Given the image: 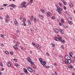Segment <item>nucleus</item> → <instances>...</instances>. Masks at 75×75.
Wrapping results in <instances>:
<instances>
[{"instance_id":"052dcab7","label":"nucleus","mask_w":75,"mask_h":75,"mask_svg":"<svg viewBox=\"0 0 75 75\" xmlns=\"http://www.w3.org/2000/svg\"><path fill=\"white\" fill-rule=\"evenodd\" d=\"M62 1L64 3L65 2V1L64 0H62Z\"/></svg>"},{"instance_id":"e433bc0d","label":"nucleus","mask_w":75,"mask_h":75,"mask_svg":"<svg viewBox=\"0 0 75 75\" xmlns=\"http://www.w3.org/2000/svg\"><path fill=\"white\" fill-rule=\"evenodd\" d=\"M13 60L14 61H15V62H17V59H14Z\"/></svg>"},{"instance_id":"1a4fd4ad","label":"nucleus","mask_w":75,"mask_h":75,"mask_svg":"<svg viewBox=\"0 0 75 75\" xmlns=\"http://www.w3.org/2000/svg\"><path fill=\"white\" fill-rule=\"evenodd\" d=\"M24 72L25 74H28V71H27V69H24Z\"/></svg>"},{"instance_id":"6e6552de","label":"nucleus","mask_w":75,"mask_h":75,"mask_svg":"<svg viewBox=\"0 0 75 75\" xmlns=\"http://www.w3.org/2000/svg\"><path fill=\"white\" fill-rule=\"evenodd\" d=\"M7 65L8 67H11V64L9 62H7Z\"/></svg>"},{"instance_id":"de8ad7c7","label":"nucleus","mask_w":75,"mask_h":75,"mask_svg":"<svg viewBox=\"0 0 75 75\" xmlns=\"http://www.w3.org/2000/svg\"><path fill=\"white\" fill-rule=\"evenodd\" d=\"M16 43L18 44V45H19V44H20V43L19 42H16Z\"/></svg>"},{"instance_id":"412c9836","label":"nucleus","mask_w":75,"mask_h":75,"mask_svg":"<svg viewBox=\"0 0 75 75\" xmlns=\"http://www.w3.org/2000/svg\"><path fill=\"white\" fill-rule=\"evenodd\" d=\"M69 24L70 25H71L72 24V22L71 21H69Z\"/></svg>"},{"instance_id":"7ed1b4c3","label":"nucleus","mask_w":75,"mask_h":75,"mask_svg":"<svg viewBox=\"0 0 75 75\" xmlns=\"http://www.w3.org/2000/svg\"><path fill=\"white\" fill-rule=\"evenodd\" d=\"M25 2L24 1H23L22 2L21 4V6L22 7H25V8H26L27 7V6H25Z\"/></svg>"},{"instance_id":"13d9d810","label":"nucleus","mask_w":75,"mask_h":75,"mask_svg":"<svg viewBox=\"0 0 75 75\" xmlns=\"http://www.w3.org/2000/svg\"><path fill=\"white\" fill-rule=\"evenodd\" d=\"M19 30H18L16 31V33H19Z\"/></svg>"},{"instance_id":"8fccbe9b","label":"nucleus","mask_w":75,"mask_h":75,"mask_svg":"<svg viewBox=\"0 0 75 75\" xmlns=\"http://www.w3.org/2000/svg\"><path fill=\"white\" fill-rule=\"evenodd\" d=\"M45 64H42L43 66V67H46V65H45Z\"/></svg>"},{"instance_id":"338daca9","label":"nucleus","mask_w":75,"mask_h":75,"mask_svg":"<svg viewBox=\"0 0 75 75\" xmlns=\"http://www.w3.org/2000/svg\"><path fill=\"white\" fill-rule=\"evenodd\" d=\"M54 74H55V75H57V72H54Z\"/></svg>"},{"instance_id":"4468645a","label":"nucleus","mask_w":75,"mask_h":75,"mask_svg":"<svg viewBox=\"0 0 75 75\" xmlns=\"http://www.w3.org/2000/svg\"><path fill=\"white\" fill-rule=\"evenodd\" d=\"M54 40L56 41H59V38H54Z\"/></svg>"},{"instance_id":"9b49d317","label":"nucleus","mask_w":75,"mask_h":75,"mask_svg":"<svg viewBox=\"0 0 75 75\" xmlns=\"http://www.w3.org/2000/svg\"><path fill=\"white\" fill-rule=\"evenodd\" d=\"M14 24H15L16 26H18V23H17V21H15L14 22Z\"/></svg>"},{"instance_id":"aec40b11","label":"nucleus","mask_w":75,"mask_h":75,"mask_svg":"<svg viewBox=\"0 0 75 75\" xmlns=\"http://www.w3.org/2000/svg\"><path fill=\"white\" fill-rule=\"evenodd\" d=\"M60 41L61 42H65V40H61Z\"/></svg>"},{"instance_id":"2eb2a0df","label":"nucleus","mask_w":75,"mask_h":75,"mask_svg":"<svg viewBox=\"0 0 75 75\" xmlns=\"http://www.w3.org/2000/svg\"><path fill=\"white\" fill-rule=\"evenodd\" d=\"M40 11H41V12H42V13H45V10H44V9H41L40 10Z\"/></svg>"},{"instance_id":"774afa93","label":"nucleus","mask_w":75,"mask_h":75,"mask_svg":"<svg viewBox=\"0 0 75 75\" xmlns=\"http://www.w3.org/2000/svg\"><path fill=\"white\" fill-rule=\"evenodd\" d=\"M1 45H2V46H4V44H1Z\"/></svg>"},{"instance_id":"4c0bfd02","label":"nucleus","mask_w":75,"mask_h":75,"mask_svg":"<svg viewBox=\"0 0 75 75\" xmlns=\"http://www.w3.org/2000/svg\"><path fill=\"white\" fill-rule=\"evenodd\" d=\"M59 58H62V56L60 55H59Z\"/></svg>"},{"instance_id":"a18cd8bd","label":"nucleus","mask_w":75,"mask_h":75,"mask_svg":"<svg viewBox=\"0 0 75 75\" xmlns=\"http://www.w3.org/2000/svg\"><path fill=\"white\" fill-rule=\"evenodd\" d=\"M41 59H41V58H40L39 59V60L40 62H41L42 61V60Z\"/></svg>"},{"instance_id":"4be33fe9","label":"nucleus","mask_w":75,"mask_h":75,"mask_svg":"<svg viewBox=\"0 0 75 75\" xmlns=\"http://www.w3.org/2000/svg\"><path fill=\"white\" fill-rule=\"evenodd\" d=\"M68 68H73V67L71 65H70L68 66Z\"/></svg>"},{"instance_id":"680f3d73","label":"nucleus","mask_w":75,"mask_h":75,"mask_svg":"<svg viewBox=\"0 0 75 75\" xmlns=\"http://www.w3.org/2000/svg\"><path fill=\"white\" fill-rule=\"evenodd\" d=\"M46 55H49V53L48 52H46Z\"/></svg>"},{"instance_id":"58836bf2","label":"nucleus","mask_w":75,"mask_h":75,"mask_svg":"<svg viewBox=\"0 0 75 75\" xmlns=\"http://www.w3.org/2000/svg\"><path fill=\"white\" fill-rule=\"evenodd\" d=\"M41 64H42V65H43L44 64L43 62V61H42L41 62H40Z\"/></svg>"},{"instance_id":"37998d69","label":"nucleus","mask_w":75,"mask_h":75,"mask_svg":"<svg viewBox=\"0 0 75 75\" xmlns=\"http://www.w3.org/2000/svg\"><path fill=\"white\" fill-rule=\"evenodd\" d=\"M59 24L60 25V26H62V23L60 22L59 23Z\"/></svg>"},{"instance_id":"39448f33","label":"nucleus","mask_w":75,"mask_h":75,"mask_svg":"<svg viewBox=\"0 0 75 75\" xmlns=\"http://www.w3.org/2000/svg\"><path fill=\"white\" fill-rule=\"evenodd\" d=\"M27 69L29 72H33V69L30 67L28 68Z\"/></svg>"},{"instance_id":"bb28decb","label":"nucleus","mask_w":75,"mask_h":75,"mask_svg":"<svg viewBox=\"0 0 75 75\" xmlns=\"http://www.w3.org/2000/svg\"><path fill=\"white\" fill-rule=\"evenodd\" d=\"M5 54H9L8 52L7 51H5Z\"/></svg>"},{"instance_id":"423d86ee","label":"nucleus","mask_w":75,"mask_h":75,"mask_svg":"<svg viewBox=\"0 0 75 75\" xmlns=\"http://www.w3.org/2000/svg\"><path fill=\"white\" fill-rule=\"evenodd\" d=\"M54 32L56 33H59V30L57 29L56 28L54 30Z\"/></svg>"},{"instance_id":"20e7f679","label":"nucleus","mask_w":75,"mask_h":75,"mask_svg":"<svg viewBox=\"0 0 75 75\" xmlns=\"http://www.w3.org/2000/svg\"><path fill=\"white\" fill-rule=\"evenodd\" d=\"M9 7H12L13 8H15L16 7V6L13 4H11V5H9Z\"/></svg>"},{"instance_id":"6ab92c4d","label":"nucleus","mask_w":75,"mask_h":75,"mask_svg":"<svg viewBox=\"0 0 75 75\" xmlns=\"http://www.w3.org/2000/svg\"><path fill=\"white\" fill-rule=\"evenodd\" d=\"M39 17L40 18H41V19H42V18H44V17L41 15L39 16Z\"/></svg>"},{"instance_id":"a19ab883","label":"nucleus","mask_w":75,"mask_h":75,"mask_svg":"<svg viewBox=\"0 0 75 75\" xmlns=\"http://www.w3.org/2000/svg\"><path fill=\"white\" fill-rule=\"evenodd\" d=\"M3 5L4 6H7V4H4Z\"/></svg>"},{"instance_id":"0eeeda50","label":"nucleus","mask_w":75,"mask_h":75,"mask_svg":"<svg viewBox=\"0 0 75 75\" xmlns=\"http://www.w3.org/2000/svg\"><path fill=\"white\" fill-rule=\"evenodd\" d=\"M59 31L60 32V33H61V34H64V31L60 29H59Z\"/></svg>"},{"instance_id":"f3484780","label":"nucleus","mask_w":75,"mask_h":75,"mask_svg":"<svg viewBox=\"0 0 75 75\" xmlns=\"http://www.w3.org/2000/svg\"><path fill=\"white\" fill-rule=\"evenodd\" d=\"M69 56H70V57H72V55H73V54H72V52H71L69 53Z\"/></svg>"},{"instance_id":"3c124183","label":"nucleus","mask_w":75,"mask_h":75,"mask_svg":"<svg viewBox=\"0 0 75 75\" xmlns=\"http://www.w3.org/2000/svg\"><path fill=\"white\" fill-rule=\"evenodd\" d=\"M32 44H33V46H35V43H32Z\"/></svg>"},{"instance_id":"dca6fc26","label":"nucleus","mask_w":75,"mask_h":75,"mask_svg":"<svg viewBox=\"0 0 75 75\" xmlns=\"http://www.w3.org/2000/svg\"><path fill=\"white\" fill-rule=\"evenodd\" d=\"M69 6L70 7H73V5L72 4H69Z\"/></svg>"},{"instance_id":"603ef678","label":"nucleus","mask_w":75,"mask_h":75,"mask_svg":"<svg viewBox=\"0 0 75 75\" xmlns=\"http://www.w3.org/2000/svg\"><path fill=\"white\" fill-rule=\"evenodd\" d=\"M33 19L32 18H30V21H33Z\"/></svg>"},{"instance_id":"ea45409f","label":"nucleus","mask_w":75,"mask_h":75,"mask_svg":"<svg viewBox=\"0 0 75 75\" xmlns=\"http://www.w3.org/2000/svg\"><path fill=\"white\" fill-rule=\"evenodd\" d=\"M64 10H66L67 9V8H66V7L65 6H64Z\"/></svg>"},{"instance_id":"f8f14e48","label":"nucleus","mask_w":75,"mask_h":75,"mask_svg":"<svg viewBox=\"0 0 75 75\" xmlns=\"http://www.w3.org/2000/svg\"><path fill=\"white\" fill-rule=\"evenodd\" d=\"M28 59H27V61L29 62V61H31V59L30 58V57H28Z\"/></svg>"},{"instance_id":"79ce46f5","label":"nucleus","mask_w":75,"mask_h":75,"mask_svg":"<svg viewBox=\"0 0 75 75\" xmlns=\"http://www.w3.org/2000/svg\"><path fill=\"white\" fill-rule=\"evenodd\" d=\"M59 40L60 41H61V40H62V38L61 37H59Z\"/></svg>"},{"instance_id":"c756f323","label":"nucleus","mask_w":75,"mask_h":75,"mask_svg":"<svg viewBox=\"0 0 75 75\" xmlns=\"http://www.w3.org/2000/svg\"><path fill=\"white\" fill-rule=\"evenodd\" d=\"M10 53L11 54V55H13L14 53L12 52H10Z\"/></svg>"},{"instance_id":"864d4df0","label":"nucleus","mask_w":75,"mask_h":75,"mask_svg":"<svg viewBox=\"0 0 75 75\" xmlns=\"http://www.w3.org/2000/svg\"><path fill=\"white\" fill-rule=\"evenodd\" d=\"M6 17L7 18H9V16H8V15H6Z\"/></svg>"},{"instance_id":"4d7b16f0","label":"nucleus","mask_w":75,"mask_h":75,"mask_svg":"<svg viewBox=\"0 0 75 75\" xmlns=\"http://www.w3.org/2000/svg\"><path fill=\"white\" fill-rule=\"evenodd\" d=\"M46 68H50V66H47L46 67Z\"/></svg>"},{"instance_id":"cd10ccee","label":"nucleus","mask_w":75,"mask_h":75,"mask_svg":"<svg viewBox=\"0 0 75 75\" xmlns=\"http://www.w3.org/2000/svg\"><path fill=\"white\" fill-rule=\"evenodd\" d=\"M61 21L62 22V23H64V21L63 19H61Z\"/></svg>"},{"instance_id":"a211bd4d","label":"nucleus","mask_w":75,"mask_h":75,"mask_svg":"<svg viewBox=\"0 0 75 75\" xmlns=\"http://www.w3.org/2000/svg\"><path fill=\"white\" fill-rule=\"evenodd\" d=\"M29 62H30V64H32V65H34V63L32 62V61H31V60H30V61H29Z\"/></svg>"},{"instance_id":"6e6d98bb","label":"nucleus","mask_w":75,"mask_h":75,"mask_svg":"<svg viewBox=\"0 0 75 75\" xmlns=\"http://www.w3.org/2000/svg\"><path fill=\"white\" fill-rule=\"evenodd\" d=\"M46 64V62L44 61L43 62V64Z\"/></svg>"},{"instance_id":"473e14b6","label":"nucleus","mask_w":75,"mask_h":75,"mask_svg":"<svg viewBox=\"0 0 75 75\" xmlns=\"http://www.w3.org/2000/svg\"><path fill=\"white\" fill-rule=\"evenodd\" d=\"M52 47H55V44L54 43H52Z\"/></svg>"},{"instance_id":"09e8293b","label":"nucleus","mask_w":75,"mask_h":75,"mask_svg":"<svg viewBox=\"0 0 75 75\" xmlns=\"http://www.w3.org/2000/svg\"><path fill=\"white\" fill-rule=\"evenodd\" d=\"M34 21L35 22H36V18H34Z\"/></svg>"},{"instance_id":"f03ea898","label":"nucleus","mask_w":75,"mask_h":75,"mask_svg":"<svg viewBox=\"0 0 75 75\" xmlns=\"http://www.w3.org/2000/svg\"><path fill=\"white\" fill-rule=\"evenodd\" d=\"M57 11H58V13L60 14H61V11H62V8L59 7H57Z\"/></svg>"},{"instance_id":"ddd939ff","label":"nucleus","mask_w":75,"mask_h":75,"mask_svg":"<svg viewBox=\"0 0 75 75\" xmlns=\"http://www.w3.org/2000/svg\"><path fill=\"white\" fill-rule=\"evenodd\" d=\"M50 14H51V13H50V12H49V11L47 12V16H48V17H49V16H50Z\"/></svg>"},{"instance_id":"c85d7f7f","label":"nucleus","mask_w":75,"mask_h":75,"mask_svg":"<svg viewBox=\"0 0 75 75\" xmlns=\"http://www.w3.org/2000/svg\"><path fill=\"white\" fill-rule=\"evenodd\" d=\"M28 23L29 24H30V25H31V23L30 22V21L29 20H28Z\"/></svg>"},{"instance_id":"f257e3e1","label":"nucleus","mask_w":75,"mask_h":75,"mask_svg":"<svg viewBox=\"0 0 75 75\" xmlns=\"http://www.w3.org/2000/svg\"><path fill=\"white\" fill-rule=\"evenodd\" d=\"M65 58L67 60H64L63 61V62L64 64L69 65L71 63V58L68 55H66L65 57Z\"/></svg>"},{"instance_id":"bf43d9fd","label":"nucleus","mask_w":75,"mask_h":75,"mask_svg":"<svg viewBox=\"0 0 75 75\" xmlns=\"http://www.w3.org/2000/svg\"><path fill=\"white\" fill-rule=\"evenodd\" d=\"M23 25H26V24H25V23H23Z\"/></svg>"},{"instance_id":"e2e57ef3","label":"nucleus","mask_w":75,"mask_h":75,"mask_svg":"<svg viewBox=\"0 0 75 75\" xmlns=\"http://www.w3.org/2000/svg\"><path fill=\"white\" fill-rule=\"evenodd\" d=\"M30 31H31V32L33 31V29H32V28H30Z\"/></svg>"},{"instance_id":"9d476101","label":"nucleus","mask_w":75,"mask_h":75,"mask_svg":"<svg viewBox=\"0 0 75 75\" xmlns=\"http://www.w3.org/2000/svg\"><path fill=\"white\" fill-rule=\"evenodd\" d=\"M36 47L37 49H38V50H40V45H39L38 44H37V45Z\"/></svg>"},{"instance_id":"f704fd0d","label":"nucleus","mask_w":75,"mask_h":75,"mask_svg":"<svg viewBox=\"0 0 75 75\" xmlns=\"http://www.w3.org/2000/svg\"><path fill=\"white\" fill-rule=\"evenodd\" d=\"M33 0H30V3H33Z\"/></svg>"},{"instance_id":"72a5a7b5","label":"nucleus","mask_w":75,"mask_h":75,"mask_svg":"<svg viewBox=\"0 0 75 75\" xmlns=\"http://www.w3.org/2000/svg\"><path fill=\"white\" fill-rule=\"evenodd\" d=\"M61 48H62V49H63V50H64V47L63 45H61Z\"/></svg>"},{"instance_id":"393cba45","label":"nucleus","mask_w":75,"mask_h":75,"mask_svg":"<svg viewBox=\"0 0 75 75\" xmlns=\"http://www.w3.org/2000/svg\"><path fill=\"white\" fill-rule=\"evenodd\" d=\"M14 65H15V66H16V67H18V65L17 63H15Z\"/></svg>"},{"instance_id":"c9c22d12","label":"nucleus","mask_w":75,"mask_h":75,"mask_svg":"<svg viewBox=\"0 0 75 75\" xmlns=\"http://www.w3.org/2000/svg\"><path fill=\"white\" fill-rule=\"evenodd\" d=\"M0 65L1 67H3V63H2V62H1L0 63Z\"/></svg>"},{"instance_id":"5701e85b","label":"nucleus","mask_w":75,"mask_h":75,"mask_svg":"<svg viewBox=\"0 0 75 75\" xmlns=\"http://www.w3.org/2000/svg\"><path fill=\"white\" fill-rule=\"evenodd\" d=\"M26 21H25V18H24L23 19V23H25V22Z\"/></svg>"},{"instance_id":"5fc2aeb1","label":"nucleus","mask_w":75,"mask_h":75,"mask_svg":"<svg viewBox=\"0 0 75 75\" xmlns=\"http://www.w3.org/2000/svg\"><path fill=\"white\" fill-rule=\"evenodd\" d=\"M55 17L54 16H52V19H55Z\"/></svg>"},{"instance_id":"7c9ffc66","label":"nucleus","mask_w":75,"mask_h":75,"mask_svg":"<svg viewBox=\"0 0 75 75\" xmlns=\"http://www.w3.org/2000/svg\"><path fill=\"white\" fill-rule=\"evenodd\" d=\"M59 4L60 6L62 7V4H61V3H60V2L59 3Z\"/></svg>"},{"instance_id":"2f4dec72","label":"nucleus","mask_w":75,"mask_h":75,"mask_svg":"<svg viewBox=\"0 0 75 75\" xmlns=\"http://www.w3.org/2000/svg\"><path fill=\"white\" fill-rule=\"evenodd\" d=\"M0 35L2 38L4 37V35L2 34H1Z\"/></svg>"},{"instance_id":"a878e982","label":"nucleus","mask_w":75,"mask_h":75,"mask_svg":"<svg viewBox=\"0 0 75 75\" xmlns=\"http://www.w3.org/2000/svg\"><path fill=\"white\" fill-rule=\"evenodd\" d=\"M6 21H5V23H7L8 22V19L7 18H6Z\"/></svg>"},{"instance_id":"b1692460","label":"nucleus","mask_w":75,"mask_h":75,"mask_svg":"<svg viewBox=\"0 0 75 75\" xmlns=\"http://www.w3.org/2000/svg\"><path fill=\"white\" fill-rule=\"evenodd\" d=\"M13 48L15 49H16L17 48V46L14 45L13 46Z\"/></svg>"},{"instance_id":"c03bdc74","label":"nucleus","mask_w":75,"mask_h":75,"mask_svg":"<svg viewBox=\"0 0 75 75\" xmlns=\"http://www.w3.org/2000/svg\"><path fill=\"white\" fill-rule=\"evenodd\" d=\"M63 3L64 5H67V4L66 2H64Z\"/></svg>"},{"instance_id":"0e129e2a","label":"nucleus","mask_w":75,"mask_h":75,"mask_svg":"<svg viewBox=\"0 0 75 75\" xmlns=\"http://www.w3.org/2000/svg\"><path fill=\"white\" fill-rule=\"evenodd\" d=\"M2 19H3V17H0V19H1V20Z\"/></svg>"},{"instance_id":"69168bd1","label":"nucleus","mask_w":75,"mask_h":75,"mask_svg":"<svg viewBox=\"0 0 75 75\" xmlns=\"http://www.w3.org/2000/svg\"><path fill=\"white\" fill-rule=\"evenodd\" d=\"M71 74H72V75H75V74H74V73H71Z\"/></svg>"},{"instance_id":"49530a36","label":"nucleus","mask_w":75,"mask_h":75,"mask_svg":"<svg viewBox=\"0 0 75 75\" xmlns=\"http://www.w3.org/2000/svg\"><path fill=\"white\" fill-rule=\"evenodd\" d=\"M69 19H70V20H72L73 18L72 17L70 16L69 18Z\"/></svg>"}]
</instances>
